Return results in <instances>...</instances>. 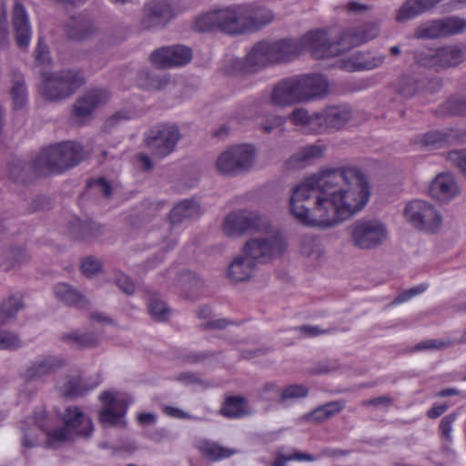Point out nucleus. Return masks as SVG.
<instances>
[{"mask_svg": "<svg viewBox=\"0 0 466 466\" xmlns=\"http://www.w3.org/2000/svg\"><path fill=\"white\" fill-rule=\"evenodd\" d=\"M370 196L368 178L360 169L329 168L293 188L289 209L302 225L329 228L360 211Z\"/></svg>", "mask_w": 466, "mask_h": 466, "instance_id": "nucleus-1", "label": "nucleus"}, {"mask_svg": "<svg viewBox=\"0 0 466 466\" xmlns=\"http://www.w3.org/2000/svg\"><path fill=\"white\" fill-rule=\"evenodd\" d=\"M274 20L273 12L256 3L233 5L200 15L195 22L198 32H221L242 35L262 29Z\"/></svg>", "mask_w": 466, "mask_h": 466, "instance_id": "nucleus-2", "label": "nucleus"}, {"mask_svg": "<svg viewBox=\"0 0 466 466\" xmlns=\"http://www.w3.org/2000/svg\"><path fill=\"white\" fill-rule=\"evenodd\" d=\"M324 31L316 30L304 35L299 40L281 39L268 41L270 64L284 63L309 50L316 59L327 58V55L336 52L334 46L324 47Z\"/></svg>", "mask_w": 466, "mask_h": 466, "instance_id": "nucleus-3", "label": "nucleus"}, {"mask_svg": "<svg viewBox=\"0 0 466 466\" xmlns=\"http://www.w3.org/2000/svg\"><path fill=\"white\" fill-rule=\"evenodd\" d=\"M84 84V76L76 70L41 74V94L46 100L50 102L69 97Z\"/></svg>", "mask_w": 466, "mask_h": 466, "instance_id": "nucleus-4", "label": "nucleus"}, {"mask_svg": "<svg viewBox=\"0 0 466 466\" xmlns=\"http://www.w3.org/2000/svg\"><path fill=\"white\" fill-rule=\"evenodd\" d=\"M349 240L355 248L370 250L381 246L387 239L386 226L377 219H359L348 226Z\"/></svg>", "mask_w": 466, "mask_h": 466, "instance_id": "nucleus-5", "label": "nucleus"}, {"mask_svg": "<svg viewBox=\"0 0 466 466\" xmlns=\"http://www.w3.org/2000/svg\"><path fill=\"white\" fill-rule=\"evenodd\" d=\"M256 152L250 145H237L222 152L216 162L218 171L231 177L248 171L255 161Z\"/></svg>", "mask_w": 466, "mask_h": 466, "instance_id": "nucleus-6", "label": "nucleus"}, {"mask_svg": "<svg viewBox=\"0 0 466 466\" xmlns=\"http://www.w3.org/2000/svg\"><path fill=\"white\" fill-rule=\"evenodd\" d=\"M267 228L268 225L260 214L248 209L232 211L223 221V231L231 238L264 232Z\"/></svg>", "mask_w": 466, "mask_h": 466, "instance_id": "nucleus-7", "label": "nucleus"}, {"mask_svg": "<svg viewBox=\"0 0 466 466\" xmlns=\"http://www.w3.org/2000/svg\"><path fill=\"white\" fill-rule=\"evenodd\" d=\"M180 137L176 125L159 124L145 134L144 144L154 157L163 158L175 150Z\"/></svg>", "mask_w": 466, "mask_h": 466, "instance_id": "nucleus-8", "label": "nucleus"}, {"mask_svg": "<svg viewBox=\"0 0 466 466\" xmlns=\"http://www.w3.org/2000/svg\"><path fill=\"white\" fill-rule=\"evenodd\" d=\"M379 34V25L370 22L357 27L347 28L339 34L337 41L329 42L324 32V47L334 46L336 52L327 55L328 57L337 56L354 46L374 39Z\"/></svg>", "mask_w": 466, "mask_h": 466, "instance_id": "nucleus-9", "label": "nucleus"}, {"mask_svg": "<svg viewBox=\"0 0 466 466\" xmlns=\"http://www.w3.org/2000/svg\"><path fill=\"white\" fill-rule=\"evenodd\" d=\"M284 237L279 231L248 240L243 248L257 263H268L280 257L286 249Z\"/></svg>", "mask_w": 466, "mask_h": 466, "instance_id": "nucleus-10", "label": "nucleus"}, {"mask_svg": "<svg viewBox=\"0 0 466 466\" xmlns=\"http://www.w3.org/2000/svg\"><path fill=\"white\" fill-rule=\"evenodd\" d=\"M404 215L416 228L429 232H435L442 222L441 216L436 208L431 204L420 199L409 202Z\"/></svg>", "mask_w": 466, "mask_h": 466, "instance_id": "nucleus-11", "label": "nucleus"}, {"mask_svg": "<svg viewBox=\"0 0 466 466\" xmlns=\"http://www.w3.org/2000/svg\"><path fill=\"white\" fill-rule=\"evenodd\" d=\"M172 17V8L167 0H152L144 5L139 18L141 30L165 26Z\"/></svg>", "mask_w": 466, "mask_h": 466, "instance_id": "nucleus-12", "label": "nucleus"}, {"mask_svg": "<svg viewBox=\"0 0 466 466\" xmlns=\"http://www.w3.org/2000/svg\"><path fill=\"white\" fill-rule=\"evenodd\" d=\"M110 93L106 89H92L77 97L73 105L72 114L80 124H86L92 118L95 110L106 104Z\"/></svg>", "mask_w": 466, "mask_h": 466, "instance_id": "nucleus-13", "label": "nucleus"}, {"mask_svg": "<svg viewBox=\"0 0 466 466\" xmlns=\"http://www.w3.org/2000/svg\"><path fill=\"white\" fill-rule=\"evenodd\" d=\"M192 58V49L183 45L162 46L150 55L152 63L160 68L186 66Z\"/></svg>", "mask_w": 466, "mask_h": 466, "instance_id": "nucleus-14", "label": "nucleus"}, {"mask_svg": "<svg viewBox=\"0 0 466 466\" xmlns=\"http://www.w3.org/2000/svg\"><path fill=\"white\" fill-rule=\"evenodd\" d=\"M67 236L76 241L93 242L104 235L105 227L91 218L74 217L66 223Z\"/></svg>", "mask_w": 466, "mask_h": 466, "instance_id": "nucleus-15", "label": "nucleus"}, {"mask_svg": "<svg viewBox=\"0 0 466 466\" xmlns=\"http://www.w3.org/2000/svg\"><path fill=\"white\" fill-rule=\"evenodd\" d=\"M61 161L58 145H50L43 148L35 156L36 171L42 177L61 174L66 171L65 166L63 163L61 164Z\"/></svg>", "mask_w": 466, "mask_h": 466, "instance_id": "nucleus-16", "label": "nucleus"}, {"mask_svg": "<svg viewBox=\"0 0 466 466\" xmlns=\"http://www.w3.org/2000/svg\"><path fill=\"white\" fill-rule=\"evenodd\" d=\"M301 102L311 101L327 94V79L318 74L295 76Z\"/></svg>", "mask_w": 466, "mask_h": 466, "instance_id": "nucleus-17", "label": "nucleus"}, {"mask_svg": "<svg viewBox=\"0 0 466 466\" xmlns=\"http://www.w3.org/2000/svg\"><path fill=\"white\" fill-rule=\"evenodd\" d=\"M65 365V360L57 356H42L27 367L23 378L26 381L37 380L56 372Z\"/></svg>", "mask_w": 466, "mask_h": 466, "instance_id": "nucleus-18", "label": "nucleus"}, {"mask_svg": "<svg viewBox=\"0 0 466 466\" xmlns=\"http://www.w3.org/2000/svg\"><path fill=\"white\" fill-rule=\"evenodd\" d=\"M256 268L257 263L242 248L240 253L228 265V277L234 282L248 281L254 275Z\"/></svg>", "mask_w": 466, "mask_h": 466, "instance_id": "nucleus-19", "label": "nucleus"}, {"mask_svg": "<svg viewBox=\"0 0 466 466\" xmlns=\"http://www.w3.org/2000/svg\"><path fill=\"white\" fill-rule=\"evenodd\" d=\"M64 426L74 436L89 437L94 430L91 419L86 417L78 407H68L63 414Z\"/></svg>", "mask_w": 466, "mask_h": 466, "instance_id": "nucleus-20", "label": "nucleus"}, {"mask_svg": "<svg viewBox=\"0 0 466 466\" xmlns=\"http://www.w3.org/2000/svg\"><path fill=\"white\" fill-rule=\"evenodd\" d=\"M270 100L273 105L286 106L301 103L296 77L279 81L273 88Z\"/></svg>", "mask_w": 466, "mask_h": 466, "instance_id": "nucleus-21", "label": "nucleus"}, {"mask_svg": "<svg viewBox=\"0 0 466 466\" xmlns=\"http://www.w3.org/2000/svg\"><path fill=\"white\" fill-rule=\"evenodd\" d=\"M8 177L16 184L26 185L40 177L36 171L35 157L27 162L21 158L13 159L8 164Z\"/></svg>", "mask_w": 466, "mask_h": 466, "instance_id": "nucleus-22", "label": "nucleus"}, {"mask_svg": "<svg viewBox=\"0 0 466 466\" xmlns=\"http://www.w3.org/2000/svg\"><path fill=\"white\" fill-rule=\"evenodd\" d=\"M13 28L17 46L26 48L31 39V28L26 11L21 3H16L13 9Z\"/></svg>", "mask_w": 466, "mask_h": 466, "instance_id": "nucleus-23", "label": "nucleus"}, {"mask_svg": "<svg viewBox=\"0 0 466 466\" xmlns=\"http://www.w3.org/2000/svg\"><path fill=\"white\" fill-rule=\"evenodd\" d=\"M437 72L456 67L466 59V47L445 46L436 49Z\"/></svg>", "mask_w": 466, "mask_h": 466, "instance_id": "nucleus-24", "label": "nucleus"}, {"mask_svg": "<svg viewBox=\"0 0 466 466\" xmlns=\"http://www.w3.org/2000/svg\"><path fill=\"white\" fill-rule=\"evenodd\" d=\"M55 297L64 305L75 308H84L88 305L89 300L82 292L74 286L60 282L54 286Z\"/></svg>", "mask_w": 466, "mask_h": 466, "instance_id": "nucleus-25", "label": "nucleus"}, {"mask_svg": "<svg viewBox=\"0 0 466 466\" xmlns=\"http://www.w3.org/2000/svg\"><path fill=\"white\" fill-rule=\"evenodd\" d=\"M384 56H373L370 52H357L342 62V67L350 72L359 70H370L381 66Z\"/></svg>", "mask_w": 466, "mask_h": 466, "instance_id": "nucleus-26", "label": "nucleus"}, {"mask_svg": "<svg viewBox=\"0 0 466 466\" xmlns=\"http://www.w3.org/2000/svg\"><path fill=\"white\" fill-rule=\"evenodd\" d=\"M429 193L433 198L446 202L458 194V188L454 179L451 176L441 174L431 183Z\"/></svg>", "mask_w": 466, "mask_h": 466, "instance_id": "nucleus-27", "label": "nucleus"}, {"mask_svg": "<svg viewBox=\"0 0 466 466\" xmlns=\"http://www.w3.org/2000/svg\"><path fill=\"white\" fill-rule=\"evenodd\" d=\"M320 116V130L325 127L339 129L351 118L352 112L347 107L331 106L326 108Z\"/></svg>", "mask_w": 466, "mask_h": 466, "instance_id": "nucleus-28", "label": "nucleus"}, {"mask_svg": "<svg viewBox=\"0 0 466 466\" xmlns=\"http://www.w3.org/2000/svg\"><path fill=\"white\" fill-rule=\"evenodd\" d=\"M248 401L243 396H228L219 410V414L228 419H239L250 415Z\"/></svg>", "mask_w": 466, "mask_h": 466, "instance_id": "nucleus-29", "label": "nucleus"}, {"mask_svg": "<svg viewBox=\"0 0 466 466\" xmlns=\"http://www.w3.org/2000/svg\"><path fill=\"white\" fill-rule=\"evenodd\" d=\"M199 215L200 207L198 203L191 199H184L171 209L169 220L172 225H177Z\"/></svg>", "mask_w": 466, "mask_h": 466, "instance_id": "nucleus-30", "label": "nucleus"}, {"mask_svg": "<svg viewBox=\"0 0 466 466\" xmlns=\"http://www.w3.org/2000/svg\"><path fill=\"white\" fill-rule=\"evenodd\" d=\"M61 155V164L65 166L66 171L78 165L84 158V148L82 145L71 141L57 143Z\"/></svg>", "mask_w": 466, "mask_h": 466, "instance_id": "nucleus-31", "label": "nucleus"}, {"mask_svg": "<svg viewBox=\"0 0 466 466\" xmlns=\"http://www.w3.org/2000/svg\"><path fill=\"white\" fill-rule=\"evenodd\" d=\"M344 408V404L340 401H330L320 405L312 411L302 416V420L313 423H321L326 420L333 417Z\"/></svg>", "mask_w": 466, "mask_h": 466, "instance_id": "nucleus-32", "label": "nucleus"}, {"mask_svg": "<svg viewBox=\"0 0 466 466\" xmlns=\"http://www.w3.org/2000/svg\"><path fill=\"white\" fill-rule=\"evenodd\" d=\"M61 339L77 350L94 348L99 343L97 335L90 331L80 332L78 330H74L63 334Z\"/></svg>", "mask_w": 466, "mask_h": 466, "instance_id": "nucleus-33", "label": "nucleus"}, {"mask_svg": "<svg viewBox=\"0 0 466 466\" xmlns=\"http://www.w3.org/2000/svg\"><path fill=\"white\" fill-rule=\"evenodd\" d=\"M65 33L67 38L81 41L87 38L92 34V26L86 19L80 16H73L66 24Z\"/></svg>", "mask_w": 466, "mask_h": 466, "instance_id": "nucleus-34", "label": "nucleus"}, {"mask_svg": "<svg viewBox=\"0 0 466 466\" xmlns=\"http://www.w3.org/2000/svg\"><path fill=\"white\" fill-rule=\"evenodd\" d=\"M268 41L262 40L256 43L245 58L248 67H263L270 65Z\"/></svg>", "mask_w": 466, "mask_h": 466, "instance_id": "nucleus-35", "label": "nucleus"}, {"mask_svg": "<svg viewBox=\"0 0 466 466\" xmlns=\"http://www.w3.org/2000/svg\"><path fill=\"white\" fill-rule=\"evenodd\" d=\"M458 138V132L454 129L433 130L423 135L421 143L428 147H442L457 141Z\"/></svg>", "mask_w": 466, "mask_h": 466, "instance_id": "nucleus-36", "label": "nucleus"}, {"mask_svg": "<svg viewBox=\"0 0 466 466\" xmlns=\"http://www.w3.org/2000/svg\"><path fill=\"white\" fill-rule=\"evenodd\" d=\"M326 150L323 145H309L300 148L290 158L289 162L296 167H302L315 159L321 157Z\"/></svg>", "mask_w": 466, "mask_h": 466, "instance_id": "nucleus-37", "label": "nucleus"}, {"mask_svg": "<svg viewBox=\"0 0 466 466\" xmlns=\"http://www.w3.org/2000/svg\"><path fill=\"white\" fill-rule=\"evenodd\" d=\"M66 380V382L61 387V392L66 397L76 398L83 396L92 389V387H87L83 383L78 372L67 375Z\"/></svg>", "mask_w": 466, "mask_h": 466, "instance_id": "nucleus-38", "label": "nucleus"}, {"mask_svg": "<svg viewBox=\"0 0 466 466\" xmlns=\"http://www.w3.org/2000/svg\"><path fill=\"white\" fill-rule=\"evenodd\" d=\"M289 119L296 126L308 127L314 132L320 131V116H319V113L309 115L307 110L297 108L289 114Z\"/></svg>", "mask_w": 466, "mask_h": 466, "instance_id": "nucleus-39", "label": "nucleus"}, {"mask_svg": "<svg viewBox=\"0 0 466 466\" xmlns=\"http://www.w3.org/2000/svg\"><path fill=\"white\" fill-rule=\"evenodd\" d=\"M422 87H424V84L420 78L414 76L404 75L400 78L396 86V92L405 98H411Z\"/></svg>", "mask_w": 466, "mask_h": 466, "instance_id": "nucleus-40", "label": "nucleus"}, {"mask_svg": "<svg viewBox=\"0 0 466 466\" xmlns=\"http://www.w3.org/2000/svg\"><path fill=\"white\" fill-rule=\"evenodd\" d=\"M198 449L205 457L212 461L228 458L236 452L234 450L222 447L216 442L208 441H202Z\"/></svg>", "mask_w": 466, "mask_h": 466, "instance_id": "nucleus-41", "label": "nucleus"}, {"mask_svg": "<svg viewBox=\"0 0 466 466\" xmlns=\"http://www.w3.org/2000/svg\"><path fill=\"white\" fill-rule=\"evenodd\" d=\"M441 116H466V96L451 97L440 106Z\"/></svg>", "mask_w": 466, "mask_h": 466, "instance_id": "nucleus-42", "label": "nucleus"}, {"mask_svg": "<svg viewBox=\"0 0 466 466\" xmlns=\"http://www.w3.org/2000/svg\"><path fill=\"white\" fill-rule=\"evenodd\" d=\"M441 19L433 20L415 28L413 36L417 39H434L443 36Z\"/></svg>", "mask_w": 466, "mask_h": 466, "instance_id": "nucleus-43", "label": "nucleus"}, {"mask_svg": "<svg viewBox=\"0 0 466 466\" xmlns=\"http://www.w3.org/2000/svg\"><path fill=\"white\" fill-rule=\"evenodd\" d=\"M30 255L23 247H11L5 255V262L9 268H18L30 260Z\"/></svg>", "mask_w": 466, "mask_h": 466, "instance_id": "nucleus-44", "label": "nucleus"}, {"mask_svg": "<svg viewBox=\"0 0 466 466\" xmlns=\"http://www.w3.org/2000/svg\"><path fill=\"white\" fill-rule=\"evenodd\" d=\"M25 307L23 296L19 293L10 295L5 299L0 306L1 310L5 313L6 318L11 320L15 318L16 313L24 309Z\"/></svg>", "mask_w": 466, "mask_h": 466, "instance_id": "nucleus-45", "label": "nucleus"}, {"mask_svg": "<svg viewBox=\"0 0 466 466\" xmlns=\"http://www.w3.org/2000/svg\"><path fill=\"white\" fill-rule=\"evenodd\" d=\"M140 85L149 90H160L169 82L166 75L151 72H143L140 75Z\"/></svg>", "mask_w": 466, "mask_h": 466, "instance_id": "nucleus-46", "label": "nucleus"}, {"mask_svg": "<svg viewBox=\"0 0 466 466\" xmlns=\"http://www.w3.org/2000/svg\"><path fill=\"white\" fill-rule=\"evenodd\" d=\"M11 96L15 109L22 108L27 101L26 87L22 76H15L11 87Z\"/></svg>", "mask_w": 466, "mask_h": 466, "instance_id": "nucleus-47", "label": "nucleus"}, {"mask_svg": "<svg viewBox=\"0 0 466 466\" xmlns=\"http://www.w3.org/2000/svg\"><path fill=\"white\" fill-rule=\"evenodd\" d=\"M443 36L461 34L466 30V19L451 16L441 19Z\"/></svg>", "mask_w": 466, "mask_h": 466, "instance_id": "nucleus-48", "label": "nucleus"}, {"mask_svg": "<svg viewBox=\"0 0 466 466\" xmlns=\"http://www.w3.org/2000/svg\"><path fill=\"white\" fill-rule=\"evenodd\" d=\"M21 430L23 431L22 446L24 448H35L39 445L38 429L35 426L28 424L27 420H23Z\"/></svg>", "mask_w": 466, "mask_h": 466, "instance_id": "nucleus-49", "label": "nucleus"}, {"mask_svg": "<svg viewBox=\"0 0 466 466\" xmlns=\"http://www.w3.org/2000/svg\"><path fill=\"white\" fill-rule=\"evenodd\" d=\"M148 310L152 317L157 320H165L169 314V309L166 303L157 294L149 298Z\"/></svg>", "mask_w": 466, "mask_h": 466, "instance_id": "nucleus-50", "label": "nucleus"}, {"mask_svg": "<svg viewBox=\"0 0 466 466\" xmlns=\"http://www.w3.org/2000/svg\"><path fill=\"white\" fill-rule=\"evenodd\" d=\"M414 62L426 68L433 69L437 72L436 50H417L413 53Z\"/></svg>", "mask_w": 466, "mask_h": 466, "instance_id": "nucleus-51", "label": "nucleus"}, {"mask_svg": "<svg viewBox=\"0 0 466 466\" xmlns=\"http://www.w3.org/2000/svg\"><path fill=\"white\" fill-rule=\"evenodd\" d=\"M114 283L121 292L127 296L133 295L136 291L135 282L121 270L114 272Z\"/></svg>", "mask_w": 466, "mask_h": 466, "instance_id": "nucleus-52", "label": "nucleus"}, {"mask_svg": "<svg viewBox=\"0 0 466 466\" xmlns=\"http://www.w3.org/2000/svg\"><path fill=\"white\" fill-rule=\"evenodd\" d=\"M309 394V389L302 384H291L282 390L280 394L279 402H284L288 400L302 399Z\"/></svg>", "mask_w": 466, "mask_h": 466, "instance_id": "nucleus-53", "label": "nucleus"}, {"mask_svg": "<svg viewBox=\"0 0 466 466\" xmlns=\"http://www.w3.org/2000/svg\"><path fill=\"white\" fill-rule=\"evenodd\" d=\"M74 434L65 426L47 432V445L53 447L56 442L72 441Z\"/></svg>", "mask_w": 466, "mask_h": 466, "instance_id": "nucleus-54", "label": "nucleus"}, {"mask_svg": "<svg viewBox=\"0 0 466 466\" xmlns=\"http://www.w3.org/2000/svg\"><path fill=\"white\" fill-rule=\"evenodd\" d=\"M21 347V340L17 334L8 331H0V350H14Z\"/></svg>", "mask_w": 466, "mask_h": 466, "instance_id": "nucleus-55", "label": "nucleus"}, {"mask_svg": "<svg viewBox=\"0 0 466 466\" xmlns=\"http://www.w3.org/2000/svg\"><path fill=\"white\" fill-rule=\"evenodd\" d=\"M114 407H106L99 412V421L105 426L116 425L119 420L124 416L125 411L116 412Z\"/></svg>", "mask_w": 466, "mask_h": 466, "instance_id": "nucleus-56", "label": "nucleus"}, {"mask_svg": "<svg viewBox=\"0 0 466 466\" xmlns=\"http://www.w3.org/2000/svg\"><path fill=\"white\" fill-rule=\"evenodd\" d=\"M103 266L100 260L93 256H88L84 258L81 264L82 273L88 278L93 277L95 274L100 272Z\"/></svg>", "mask_w": 466, "mask_h": 466, "instance_id": "nucleus-57", "label": "nucleus"}, {"mask_svg": "<svg viewBox=\"0 0 466 466\" xmlns=\"http://www.w3.org/2000/svg\"><path fill=\"white\" fill-rule=\"evenodd\" d=\"M287 121V118L282 116L272 115L268 116L261 123L260 128L265 134H270L273 130L282 127Z\"/></svg>", "mask_w": 466, "mask_h": 466, "instance_id": "nucleus-58", "label": "nucleus"}, {"mask_svg": "<svg viewBox=\"0 0 466 466\" xmlns=\"http://www.w3.org/2000/svg\"><path fill=\"white\" fill-rule=\"evenodd\" d=\"M457 418V413L452 412L448 414L447 416L443 417L440 422V431L441 435L443 439H445L447 441H451V431H452V425Z\"/></svg>", "mask_w": 466, "mask_h": 466, "instance_id": "nucleus-59", "label": "nucleus"}, {"mask_svg": "<svg viewBox=\"0 0 466 466\" xmlns=\"http://www.w3.org/2000/svg\"><path fill=\"white\" fill-rule=\"evenodd\" d=\"M448 160L458 167L466 177V150H453L448 154Z\"/></svg>", "mask_w": 466, "mask_h": 466, "instance_id": "nucleus-60", "label": "nucleus"}, {"mask_svg": "<svg viewBox=\"0 0 466 466\" xmlns=\"http://www.w3.org/2000/svg\"><path fill=\"white\" fill-rule=\"evenodd\" d=\"M426 289H427V286L425 284H420L419 286L406 289V290L402 291L401 293H400L391 303L392 304H400V303L408 301L411 298L425 291Z\"/></svg>", "mask_w": 466, "mask_h": 466, "instance_id": "nucleus-61", "label": "nucleus"}, {"mask_svg": "<svg viewBox=\"0 0 466 466\" xmlns=\"http://www.w3.org/2000/svg\"><path fill=\"white\" fill-rule=\"evenodd\" d=\"M453 345V342L448 340L428 339L418 343L415 347L417 350H443Z\"/></svg>", "mask_w": 466, "mask_h": 466, "instance_id": "nucleus-62", "label": "nucleus"}, {"mask_svg": "<svg viewBox=\"0 0 466 466\" xmlns=\"http://www.w3.org/2000/svg\"><path fill=\"white\" fill-rule=\"evenodd\" d=\"M217 355L216 351L189 352L184 356V360L190 364H197L216 358Z\"/></svg>", "mask_w": 466, "mask_h": 466, "instance_id": "nucleus-63", "label": "nucleus"}, {"mask_svg": "<svg viewBox=\"0 0 466 466\" xmlns=\"http://www.w3.org/2000/svg\"><path fill=\"white\" fill-rule=\"evenodd\" d=\"M282 390L273 382H268L263 385L260 394L266 400H275L277 398L280 400Z\"/></svg>", "mask_w": 466, "mask_h": 466, "instance_id": "nucleus-64", "label": "nucleus"}]
</instances>
